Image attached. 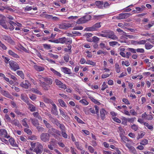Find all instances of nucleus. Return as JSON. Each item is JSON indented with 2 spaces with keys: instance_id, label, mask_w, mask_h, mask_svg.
I'll return each mask as SVG.
<instances>
[{
  "instance_id": "nucleus-1",
  "label": "nucleus",
  "mask_w": 154,
  "mask_h": 154,
  "mask_svg": "<svg viewBox=\"0 0 154 154\" xmlns=\"http://www.w3.org/2000/svg\"><path fill=\"white\" fill-rule=\"evenodd\" d=\"M45 82L40 80L41 86L45 91L48 90L50 88L49 85H51L53 83V80L50 78H42Z\"/></svg>"
},
{
  "instance_id": "nucleus-2",
  "label": "nucleus",
  "mask_w": 154,
  "mask_h": 154,
  "mask_svg": "<svg viewBox=\"0 0 154 154\" xmlns=\"http://www.w3.org/2000/svg\"><path fill=\"white\" fill-rule=\"evenodd\" d=\"M101 32L104 34H100V36L113 40L118 38L114 34V32L109 30H105L102 31Z\"/></svg>"
},
{
  "instance_id": "nucleus-3",
  "label": "nucleus",
  "mask_w": 154,
  "mask_h": 154,
  "mask_svg": "<svg viewBox=\"0 0 154 154\" xmlns=\"http://www.w3.org/2000/svg\"><path fill=\"white\" fill-rule=\"evenodd\" d=\"M31 145L32 148H35L34 151L36 154H41L42 153L43 146L40 143L36 142L33 143H31Z\"/></svg>"
},
{
  "instance_id": "nucleus-4",
  "label": "nucleus",
  "mask_w": 154,
  "mask_h": 154,
  "mask_svg": "<svg viewBox=\"0 0 154 154\" xmlns=\"http://www.w3.org/2000/svg\"><path fill=\"white\" fill-rule=\"evenodd\" d=\"M91 19V16L85 15L79 19L77 21V23L78 24L85 23Z\"/></svg>"
},
{
  "instance_id": "nucleus-5",
  "label": "nucleus",
  "mask_w": 154,
  "mask_h": 154,
  "mask_svg": "<svg viewBox=\"0 0 154 154\" xmlns=\"http://www.w3.org/2000/svg\"><path fill=\"white\" fill-rule=\"evenodd\" d=\"M40 138L43 142H47L49 140L50 135L48 133H42L40 135Z\"/></svg>"
},
{
  "instance_id": "nucleus-6",
  "label": "nucleus",
  "mask_w": 154,
  "mask_h": 154,
  "mask_svg": "<svg viewBox=\"0 0 154 154\" xmlns=\"http://www.w3.org/2000/svg\"><path fill=\"white\" fill-rule=\"evenodd\" d=\"M9 63L11 69L14 71H16L20 68L18 64L16 62L11 60L9 62Z\"/></svg>"
},
{
  "instance_id": "nucleus-7",
  "label": "nucleus",
  "mask_w": 154,
  "mask_h": 154,
  "mask_svg": "<svg viewBox=\"0 0 154 154\" xmlns=\"http://www.w3.org/2000/svg\"><path fill=\"white\" fill-rule=\"evenodd\" d=\"M101 26L100 23H97L95 24L94 25L91 27H88L85 29V30L87 31H94L96 30L97 29Z\"/></svg>"
},
{
  "instance_id": "nucleus-8",
  "label": "nucleus",
  "mask_w": 154,
  "mask_h": 154,
  "mask_svg": "<svg viewBox=\"0 0 154 154\" xmlns=\"http://www.w3.org/2000/svg\"><path fill=\"white\" fill-rule=\"evenodd\" d=\"M131 15V14L129 13L120 14L118 16L116 17V18L119 20L125 19L129 17Z\"/></svg>"
},
{
  "instance_id": "nucleus-9",
  "label": "nucleus",
  "mask_w": 154,
  "mask_h": 154,
  "mask_svg": "<svg viewBox=\"0 0 154 154\" xmlns=\"http://www.w3.org/2000/svg\"><path fill=\"white\" fill-rule=\"evenodd\" d=\"M2 38L3 39L7 41L8 43L12 45L14 44V42L11 39L9 35H2Z\"/></svg>"
},
{
  "instance_id": "nucleus-10",
  "label": "nucleus",
  "mask_w": 154,
  "mask_h": 154,
  "mask_svg": "<svg viewBox=\"0 0 154 154\" xmlns=\"http://www.w3.org/2000/svg\"><path fill=\"white\" fill-rule=\"evenodd\" d=\"M0 137L8 138L10 137L9 135L7 136V133L5 129H0Z\"/></svg>"
},
{
  "instance_id": "nucleus-11",
  "label": "nucleus",
  "mask_w": 154,
  "mask_h": 154,
  "mask_svg": "<svg viewBox=\"0 0 154 154\" xmlns=\"http://www.w3.org/2000/svg\"><path fill=\"white\" fill-rule=\"evenodd\" d=\"M55 82L56 85L59 86V88H62L63 89H65L66 88V85L63 84V83L58 79H55Z\"/></svg>"
},
{
  "instance_id": "nucleus-12",
  "label": "nucleus",
  "mask_w": 154,
  "mask_h": 154,
  "mask_svg": "<svg viewBox=\"0 0 154 154\" xmlns=\"http://www.w3.org/2000/svg\"><path fill=\"white\" fill-rule=\"evenodd\" d=\"M31 84L27 80L23 82L20 84V86L22 88L26 89H28L30 86Z\"/></svg>"
},
{
  "instance_id": "nucleus-13",
  "label": "nucleus",
  "mask_w": 154,
  "mask_h": 154,
  "mask_svg": "<svg viewBox=\"0 0 154 154\" xmlns=\"http://www.w3.org/2000/svg\"><path fill=\"white\" fill-rule=\"evenodd\" d=\"M52 105V106L51 109L52 113L56 116L58 114V112L57 111V108L56 105L54 103Z\"/></svg>"
},
{
  "instance_id": "nucleus-14",
  "label": "nucleus",
  "mask_w": 154,
  "mask_h": 154,
  "mask_svg": "<svg viewBox=\"0 0 154 154\" xmlns=\"http://www.w3.org/2000/svg\"><path fill=\"white\" fill-rule=\"evenodd\" d=\"M1 93L5 97L13 99V97L7 91L5 90H1Z\"/></svg>"
},
{
  "instance_id": "nucleus-15",
  "label": "nucleus",
  "mask_w": 154,
  "mask_h": 154,
  "mask_svg": "<svg viewBox=\"0 0 154 154\" xmlns=\"http://www.w3.org/2000/svg\"><path fill=\"white\" fill-rule=\"evenodd\" d=\"M21 99L22 100H23L26 104L28 103L29 101L28 100V98L27 97L26 95L25 94H22L20 95Z\"/></svg>"
},
{
  "instance_id": "nucleus-16",
  "label": "nucleus",
  "mask_w": 154,
  "mask_h": 154,
  "mask_svg": "<svg viewBox=\"0 0 154 154\" xmlns=\"http://www.w3.org/2000/svg\"><path fill=\"white\" fill-rule=\"evenodd\" d=\"M27 104L28 105V108L30 111L33 112L36 110L35 106L32 104H30L29 102Z\"/></svg>"
},
{
  "instance_id": "nucleus-17",
  "label": "nucleus",
  "mask_w": 154,
  "mask_h": 154,
  "mask_svg": "<svg viewBox=\"0 0 154 154\" xmlns=\"http://www.w3.org/2000/svg\"><path fill=\"white\" fill-rule=\"evenodd\" d=\"M100 112L101 118L103 120L105 118L106 111L103 109H102L100 110Z\"/></svg>"
},
{
  "instance_id": "nucleus-18",
  "label": "nucleus",
  "mask_w": 154,
  "mask_h": 154,
  "mask_svg": "<svg viewBox=\"0 0 154 154\" xmlns=\"http://www.w3.org/2000/svg\"><path fill=\"white\" fill-rule=\"evenodd\" d=\"M9 141L11 145L15 147H17L18 146L15 143L14 140L13 138H11L9 139Z\"/></svg>"
},
{
  "instance_id": "nucleus-19",
  "label": "nucleus",
  "mask_w": 154,
  "mask_h": 154,
  "mask_svg": "<svg viewBox=\"0 0 154 154\" xmlns=\"http://www.w3.org/2000/svg\"><path fill=\"white\" fill-rule=\"evenodd\" d=\"M55 122H56V125H59V127L60 128V129L62 131H65V127L62 124H60V123H59L58 121L56 119H54Z\"/></svg>"
},
{
  "instance_id": "nucleus-20",
  "label": "nucleus",
  "mask_w": 154,
  "mask_h": 154,
  "mask_svg": "<svg viewBox=\"0 0 154 154\" xmlns=\"http://www.w3.org/2000/svg\"><path fill=\"white\" fill-rule=\"evenodd\" d=\"M43 100L45 102L47 103H50L51 105L54 103V102L52 100L46 97H44Z\"/></svg>"
},
{
  "instance_id": "nucleus-21",
  "label": "nucleus",
  "mask_w": 154,
  "mask_h": 154,
  "mask_svg": "<svg viewBox=\"0 0 154 154\" xmlns=\"http://www.w3.org/2000/svg\"><path fill=\"white\" fill-rule=\"evenodd\" d=\"M30 120L32 122V123L33 125L37 127L39 125V123L37 120L31 118Z\"/></svg>"
},
{
  "instance_id": "nucleus-22",
  "label": "nucleus",
  "mask_w": 154,
  "mask_h": 154,
  "mask_svg": "<svg viewBox=\"0 0 154 154\" xmlns=\"http://www.w3.org/2000/svg\"><path fill=\"white\" fill-rule=\"evenodd\" d=\"M8 53L10 55L15 58H19V56L17 54L15 53L14 52L11 50H9L8 51Z\"/></svg>"
},
{
  "instance_id": "nucleus-23",
  "label": "nucleus",
  "mask_w": 154,
  "mask_h": 154,
  "mask_svg": "<svg viewBox=\"0 0 154 154\" xmlns=\"http://www.w3.org/2000/svg\"><path fill=\"white\" fill-rule=\"evenodd\" d=\"M0 25L6 29H8V26L6 24L4 19L0 21Z\"/></svg>"
},
{
  "instance_id": "nucleus-24",
  "label": "nucleus",
  "mask_w": 154,
  "mask_h": 154,
  "mask_svg": "<svg viewBox=\"0 0 154 154\" xmlns=\"http://www.w3.org/2000/svg\"><path fill=\"white\" fill-rule=\"evenodd\" d=\"M34 68L35 70L38 71H42L44 69V68L43 67L37 65L34 66Z\"/></svg>"
},
{
  "instance_id": "nucleus-25",
  "label": "nucleus",
  "mask_w": 154,
  "mask_h": 154,
  "mask_svg": "<svg viewBox=\"0 0 154 154\" xmlns=\"http://www.w3.org/2000/svg\"><path fill=\"white\" fill-rule=\"evenodd\" d=\"M103 3V1H96L95 2V5L99 8H101L102 7V5Z\"/></svg>"
},
{
  "instance_id": "nucleus-26",
  "label": "nucleus",
  "mask_w": 154,
  "mask_h": 154,
  "mask_svg": "<svg viewBox=\"0 0 154 154\" xmlns=\"http://www.w3.org/2000/svg\"><path fill=\"white\" fill-rule=\"evenodd\" d=\"M125 145L130 150L133 152V153L136 152L135 149L133 146L127 144H126Z\"/></svg>"
},
{
  "instance_id": "nucleus-27",
  "label": "nucleus",
  "mask_w": 154,
  "mask_h": 154,
  "mask_svg": "<svg viewBox=\"0 0 154 154\" xmlns=\"http://www.w3.org/2000/svg\"><path fill=\"white\" fill-rule=\"evenodd\" d=\"M59 110L60 111V114L65 119H66V118L68 117V116H67L66 113L60 109H59Z\"/></svg>"
},
{
  "instance_id": "nucleus-28",
  "label": "nucleus",
  "mask_w": 154,
  "mask_h": 154,
  "mask_svg": "<svg viewBox=\"0 0 154 154\" xmlns=\"http://www.w3.org/2000/svg\"><path fill=\"white\" fill-rule=\"evenodd\" d=\"M27 121V119L26 118H24L22 120V121L23 122L22 124L24 127L27 128H29V126L26 123Z\"/></svg>"
},
{
  "instance_id": "nucleus-29",
  "label": "nucleus",
  "mask_w": 154,
  "mask_h": 154,
  "mask_svg": "<svg viewBox=\"0 0 154 154\" xmlns=\"http://www.w3.org/2000/svg\"><path fill=\"white\" fill-rule=\"evenodd\" d=\"M31 91L33 93L39 94V95H42V93L37 89L32 88L31 89Z\"/></svg>"
},
{
  "instance_id": "nucleus-30",
  "label": "nucleus",
  "mask_w": 154,
  "mask_h": 154,
  "mask_svg": "<svg viewBox=\"0 0 154 154\" xmlns=\"http://www.w3.org/2000/svg\"><path fill=\"white\" fill-rule=\"evenodd\" d=\"M144 125L146 126L149 129L151 130H153V127L152 125H149V124L147 122H144Z\"/></svg>"
},
{
  "instance_id": "nucleus-31",
  "label": "nucleus",
  "mask_w": 154,
  "mask_h": 154,
  "mask_svg": "<svg viewBox=\"0 0 154 154\" xmlns=\"http://www.w3.org/2000/svg\"><path fill=\"white\" fill-rule=\"evenodd\" d=\"M17 74L20 75L22 79H24V75L22 71H17Z\"/></svg>"
},
{
  "instance_id": "nucleus-32",
  "label": "nucleus",
  "mask_w": 154,
  "mask_h": 154,
  "mask_svg": "<svg viewBox=\"0 0 154 154\" xmlns=\"http://www.w3.org/2000/svg\"><path fill=\"white\" fill-rule=\"evenodd\" d=\"M58 102L59 103L60 106L62 107H66V105L65 102L61 99H59Z\"/></svg>"
},
{
  "instance_id": "nucleus-33",
  "label": "nucleus",
  "mask_w": 154,
  "mask_h": 154,
  "mask_svg": "<svg viewBox=\"0 0 154 154\" xmlns=\"http://www.w3.org/2000/svg\"><path fill=\"white\" fill-rule=\"evenodd\" d=\"M148 141L147 140L144 139L142 140L140 142V144L143 145H145L148 143Z\"/></svg>"
},
{
  "instance_id": "nucleus-34",
  "label": "nucleus",
  "mask_w": 154,
  "mask_h": 154,
  "mask_svg": "<svg viewBox=\"0 0 154 154\" xmlns=\"http://www.w3.org/2000/svg\"><path fill=\"white\" fill-rule=\"evenodd\" d=\"M51 70L54 74L59 77L61 76V74L58 72H57L53 68L51 69Z\"/></svg>"
},
{
  "instance_id": "nucleus-35",
  "label": "nucleus",
  "mask_w": 154,
  "mask_h": 154,
  "mask_svg": "<svg viewBox=\"0 0 154 154\" xmlns=\"http://www.w3.org/2000/svg\"><path fill=\"white\" fill-rule=\"evenodd\" d=\"M62 69L63 70V72L65 73L68 74H70L69 70L68 68L66 67H63L62 68Z\"/></svg>"
},
{
  "instance_id": "nucleus-36",
  "label": "nucleus",
  "mask_w": 154,
  "mask_h": 154,
  "mask_svg": "<svg viewBox=\"0 0 154 154\" xmlns=\"http://www.w3.org/2000/svg\"><path fill=\"white\" fill-rule=\"evenodd\" d=\"M145 46L146 49L149 50L151 49L153 46L149 43H146L145 44Z\"/></svg>"
},
{
  "instance_id": "nucleus-37",
  "label": "nucleus",
  "mask_w": 154,
  "mask_h": 154,
  "mask_svg": "<svg viewBox=\"0 0 154 154\" xmlns=\"http://www.w3.org/2000/svg\"><path fill=\"white\" fill-rule=\"evenodd\" d=\"M36 128L37 129L38 131L39 132H43L45 130V129L42 127L38 126L36 127Z\"/></svg>"
},
{
  "instance_id": "nucleus-38",
  "label": "nucleus",
  "mask_w": 154,
  "mask_h": 154,
  "mask_svg": "<svg viewBox=\"0 0 154 154\" xmlns=\"http://www.w3.org/2000/svg\"><path fill=\"white\" fill-rule=\"evenodd\" d=\"M55 130L56 129L55 128H53L52 127L51 128H50L49 129H48V133L50 134H51L53 133H54Z\"/></svg>"
},
{
  "instance_id": "nucleus-39",
  "label": "nucleus",
  "mask_w": 154,
  "mask_h": 154,
  "mask_svg": "<svg viewBox=\"0 0 154 154\" xmlns=\"http://www.w3.org/2000/svg\"><path fill=\"white\" fill-rule=\"evenodd\" d=\"M151 34L149 33L148 32H143L140 33V35L142 36H145L146 37L150 36Z\"/></svg>"
},
{
  "instance_id": "nucleus-40",
  "label": "nucleus",
  "mask_w": 154,
  "mask_h": 154,
  "mask_svg": "<svg viewBox=\"0 0 154 154\" xmlns=\"http://www.w3.org/2000/svg\"><path fill=\"white\" fill-rule=\"evenodd\" d=\"M66 38H60L59 39V43H64L66 42Z\"/></svg>"
},
{
  "instance_id": "nucleus-41",
  "label": "nucleus",
  "mask_w": 154,
  "mask_h": 154,
  "mask_svg": "<svg viewBox=\"0 0 154 154\" xmlns=\"http://www.w3.org/2000/svg\"><path fill=\"white\" fill-rule=\"evenodd\" d=\"M122 124L125 125H127V120L126 118L125 117H123L122 119Z\"/></svg>"
},
{
  "instance_id": "nucleus-42",
  "label": "nucleus",
  "mask_w": 154,
  "mask_h": 154,
  "mask_svg": "<svg viewBox=\"0 0 154 154\" xmlns=\"http://www.w3.org/2000/svg\"><path fill=\"white\" fill-rule=\"evenodd\" d=\"M64 29H66L72 27V24L69 23H64Z\"/></svg>"
},
{
  "instance_id": "nucleus-43",
  "label": "nucleus",
  "mask_w": 154,
  "mask_h": 154,
  "mask_svg": "<svg viewBox=\"0 0 154 154\" xmlns=\"http://www.w3.org/2000/svg\"><path fill=\"white\" fill-rule=\"evenodd\" d=\"M90 98V99L92 101L94 102L95 103L97 104L98 105L100 104V103L99 102H98L97 100L94 98L93 97H91Z\"/></svg>"
},
{
  "instance_id": "nucleus-44",
  "label": "nucleus",
  "mask_w": 154,
  "mask_h": 154,
  "mask_svg": "<svg viewBox=\"0 0 154 154\" xmlns=\"http://www.w3.org/2000/svg\"><path fill=\"white\" fill-rule=\"evenodd\" d=\"M15 112L18 115L20 116L21 117L25 115V114L23 113H22V112H20V111H19L18 110H16L15 111Z\"/></svg>"
},
{
  "instance_id": "nucleus-45",
  "label": "nucleus",
  "mask_w": 154,
  "mask_h": 154,
  "mask_svg": "<svg viewBox=\"0 0 154 154\" xmlns=\"http://www.w3.org/2000/svg\"><path fill=\"white\" fill-rule=\"evenodd\" d=\"M80 102L83 104L84 105H87L88 104V102L85 99H82L80 101Z\"/></svg>"
},
{
  "instance_id": "nucleus-46",
  "label": "nucleus",
  "mask_w": 154,
  "mask_h": 154,
  "mask_svg": "<svg viewBox=\"0 0 154 154\" xmlns=\"http://www.w3.org/2000/svg\"><path fill=\"white\" fill-rule=\"evenodd\" d=\"M145 132H143L140 134H138L137 137V140H138L139 139L141 138H142L145 135Z\"/></svg>"
},
{
  "instance_id": "nucleus-47",
  "label": "nucleus",
  "mask_w": 154,
  "mask_h": 154,
  "mask_svg": "<svg viewBox=\"0 0 154 154\" xmlns=\"http://www.w3.org/2000/svg\"><path fill=\"white\" fill-rule=\"evenodd\" d=\"M0 47L2 49L4 50H6L7 49V47L0 41Z\"/></svg>"
},
{
  "instance_id": "nucleus-48",
  "label": "nucleus",
  "mask_w": 154,
  "mask_h": 154,
  "mask_svg": "<svg viewBox=\"0 0 154 154\" xmlns=\"http://www.w3.org/2000/svg\"><path fill=\"white\" fill-rule=\"evenodd\" d=\"M145 7L144 6H142L141 8L140 7H136V9L137 10L136 11H142L144 10Z\"/></svg>"
},
{
  "instance_id": "nucleus-49",
  "label": "nucleus",
  "mask_w": 154,
  "mask_h": 154,
  "mask_svg": "<svg viewBox=\"0 0 154 154\" xmlns=\"http://www.w3.org/2000/svg\"><path fill=\"white\" fill-rule=\"evenodd\" d=\"M28 138L31 140H35L37 139V137L33 135L29 136Z\"/></svg>"
},
{
  "instance_id": "nucleus-50",
  "label": "nucleus",
  "mask_w": 154,
  "mask_h": 154,
  "mask_svg": "<svg viewBox=\"0 0 154 154\" xmlns=\"http://www.w3.org/2000/svg\"><path fill=\"white\" fill-rule=\"evenodd\" d=\"M86 64L93 66H94L95 64V63L90 60H87L86 62Z\"/></svg>"
},
{
  "instance_id": "nucleus-51",
  "label": "nucleus",
  "mask_w": 154,
  "mask_h": 154,
  "mask_svg": "<svg viewBox=\"0 0 154 154\" xmlns=\"http://www.w3.org/2000/svg\"><path fill=\"white\" fill-rule=\"evenodd\" d=\"M75 118L78 122L81 124L84 123V122L81 120L80 119H79L77 116H75Z\"/></svg>"
},
{
  "instance_id": "nucleus-52",
  "label": "nucleus",
  "mask_w": 154,
  "mask_h": 154,
  "mask_svg": "<svg viewBox=\"0 0 154 154\" xmlns=\"http://www.w3.org/2000/svg\"><path fill=\"white\" fill-rule=\"evenodd\" d=\"M118 43L117 42L113 41L109 42V45L110 46H113L114 45H116Z\"/></svg>"
},
{
  "instance_id": "nucleus-53",
  "label": "nucleus",
  "mask_w": 154,
  "mask_h": 154,
  "mask_svg": "<svg viewBox=\"0 0 154 154\" xmlns=\"http://www.w3.org/2000/svg\"><path fill=\"white\" fill-rule=\"evenodd\" d=\"M13 123L15 125L19 126L20 125L19 122L17 120H14L13 122Z\"/></svg>"
},
{
  "instance_id": "nucleus-54",
  "label": "nucleus",
  "mask_w": 154,
  "mask_h": 154,
  "mask_svg": "<svg viewBox=\"0 0 154 154\" xmlns=\"http://www.w3.org/2000/svg\"><path fill=\"white\" fill-rule=\"evenodd\" d=\"M131 128L135 131H137L138 129V127L135 124L131 126Z\"/></svg>"
},
{
  "instance_id": "nucleus-55",
  "label": "nucleus",
  "mask_w": 154,
  "mask_h": 154,
  "mask_svg": "<svg viewBox=\"0 0 154 154\" xmlns=\"http://www.w3.org/2000/svg\"><path fill=\"white\" fill-rule=\"evenodd\" d=\"M88 149L91 153H93L94 152V149L92 146H88Z\"/></svg>"
},
{
  "instance_id": "nucleus-56",
  "label": "nucleus",
  "mask_w": 154,
  "mask_h": 154,
  "mask_svg": "<svg viewBox=\"0 0 154 154\" xmlns=\"http://www.w3.org/2000/svg\"><path fill=\"white\" fill-rule=\"evenodd\" d=\"M128 50L131 51V53H136V50L133 48H128L127 49Z\"/></svg>"
},
{
  "instance_id": "nucleus-57",
  "label": "nucleus",
  "mask_w": 154,
  "mask_h": 154,
  "mask_svg": "<svg viewBox=\"0 0 154 154\" xmlns=\"http://www.w3.org/2000/svg\"><path fill=\"white\" fill-rule=\"evenodd\" d=\"M4 137H0V139L2 141V142L5 143L6 144H8V142L7 140L5 139L4 138Z\"/></svg>"
},
{
  "instance_id": "nucleus-58",
  "label": "nucleus",
  "mask_w": 154,
  "mask_h": 154,
  "mask_svg": "<svg viewBox=\"0 0 154 154\" xmlns=\"http://www.w3.org/2000/svg\"><path fill=\"white\" fill-rule=\"evenodd\" d=\"M2 58L4 60L5 62L6 63H8V61L10 60V59L8 57H5L4 56H2Z\"/></svg>"
},
{
  "instance_id": "nucleus-59",
  "label": "nucleus",
  "mask_w": 154,
  "mask_h": 154,
  "mask_svg": "<svg viewBox=\"0 0 154 154\" xmlns=\"http://www.w3.org/2000/svg\"><path fill=\"white\" fill-rule=\"evenodd\" d=\"M49 55L55 59H57L58 58V56L56 55H54L51 53H48Z\"/></svg>"
},
{
  "instance_id": "nucleus-60",
  "label": "nucleus",
  "mask_w": 154,
  "mask_h": 154,
  "mask_svg": "<svg viewBox=\"0 0 154 154\" xmlns=\"http://www.w3.org/2000/svg\"><path fill=\"white\" fill-rule=\"evenodd\" d=\"M24 131L29 134H30L32 133L30 129L27 128L25 129H24Z\"/></svg>"
},
{
  "instance_id": "nucleus-61",
  "label": "nucleus",
  "mask_w": 154,
  "mask_h": 154,
  "mask_svg": "<svg viewBox=\"0 0 154 154\" xmlns=\"http://www.w3.org/2000/svg\"><path fill=\"white\" fill-rule=\"evenodd\" d=\"M99 40V38H98L96 36H94V37H93L92 42H96L98 41Z\"/></svg>"
},
{
  "instance_id": "nucleus-62",
  "label": "nucleus",
  "mask_w": 154,
  "mask_h": 154,
  "mask_svg": "<svg viewBox=\"0 0 154 154\" xmlns=\"http://www.w3.org/2000/svg\"><path fill=\"white\" fill-rule=\"evenodd\" d=\"M107 85H106L105 82H103L102 85V87L101 88V90L102 91L104 90L106 88H107Z\"/></svg>"
},
{
  "instance_id": "nucleus-63",
  "label": "nucleus",
  "mask_w": 154,
  "mask_h": 154,
  "mask_svg": "<svg viewBox=\"0 0 154 154\" xmlns=\"http://www.w3.org/2000/svg\"><path fill=\"white\" fill-rule=\"evenodd\" d=\"M137 52L140 53H143L144 52V50L143 48H138L136 50Z\"/></svg>"
},
{
  "instance_id": "nucleus-64",
  "label": "nucleus",
  "mask_w": 154,
  "mask_h": 154,
  "mask_svg": "<svg viewBox=\"0 0 154 154\" xmlns=\"http://www.w3.org/2000/svg\"><path fill=\"white\" fill-rule=\"evenodd\" d=\"M113 119L114 121L116 122L117 123H120L121 122V120L119 119L117 117H114L113 118Z\"/></svg>"
}]
</instances>
